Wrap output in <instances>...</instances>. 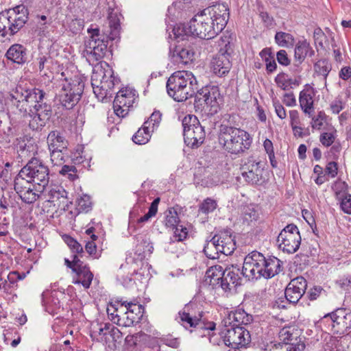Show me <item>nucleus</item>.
I'll return each mask as SVG.
<instances>
[{"label":"nucleus","instance_id":"f3484780","mask_svg":"<svg viewBox=\"0 0 351 351\" xmlns=\"http://www.w3.org/2000/svg\"><path fill=\"white\" fill-rule=\"evenodd\" d=\"M306 287V280L302 276L291 280L285 291L287 300L290 303L296 304L305 293Z\"/></svg>","mask_w":351,"mask_h":351},{"label":"nucleus","instance_id":"a18cd8bd","mask_svg":"<svg viewBox=\"0 0 351 351\" xmlns=\"http://www.w3.org/2000/svg\"><path fill=\"white\" fill-rule=\"evenodd\" d=\"M225 273V269L219 265H216L211 267L207 271V275L215 280H221V277L223 276Z\"/></svg>","mask_w":351,"mask_h":351},{"label":"nucleus","instance_id":"58836bf2","mask_svg":"<svg viewBox=\"0 0 351 351\" xmlns=\"http://www.w3.org/2000/svg\"><path fill=\"white\" fill-rule=\"evenodd\" d=\"M309 51V44L306 41L299 42L295 48V60L301 63Z\"/></svg>","mask_w":351,"mask_h":351},{"label":"nucleus","instance_id":"2f4dec72","mask_svg":"<svg viewBox=\"0 0 351 351\" xmlns=\"http://www.w3.org/2000/svg\"><path fill=\"white\" fill-rule=\"evenodd\" d=\"M67 193L65 191H54L51 193V199L49 200L56 206L58 209L61 210H66L69 209V204L71 202L68 199Z\"/></svg>","mask_w":351,"mask_h":351},{"label":"nucleus","instance_id":"f257e3e1","mask_svg":"<svg viewBox=\"0 0 351 351\" xmlns=\"http://www.w3.org/2000/svg\"><path fill=\"white\" fill-rule=\"evenodd\" d=\"M229 19L228 8L225 4H217L204 9L188 23L191 36L202 39H211L226 27Z\"/></svg>","mask_w":351,"mask_h":351},{"label":"nucleus","instance_id":"72a5a7b5","mask_svg":"<svg viewBox=\"0 0 351 351\" xmlns=\"http://www.w3.org/2000/svg\"><path fill=\"white\" fill-rule=\"evenodd\" d=\"M147 128L143 125L142 128L138 129L132 137L134 143L138 145H145L149 141L152 132Z\"/></svg>","mask_w":351,"mask_h":351},{"label":"nucleus","instance_id":"a878e982","mask_svg":"<svg viewBox=\"0 0 351 351\" xmlns=\"http://www.w3.org/2000/svg\"><path fill=\"white\" fill-rule=\"evenodd\" d=\"M314 90L311 87L305 88L300 93L299 101L300 107L303 112L309 116H311L312 112L314 111Z\"/></svg>","mask_w":351,"mask_h":351},{"label":"nucleus","instance_id":"a19ab883","mask_svg":"<svg viewBox=\"0 0 351 351\" xmlns=\"http://www.w3.org/2000/svg\"><path fill=\"white\" fill-rule=\"evenodd\" d=\"M162 120V114L159 111H154L147 121H146L143 125L148 127L147 129L154 132L156 130Z\"/></svg>","mask_w":351,"mask_h":351},{"label":"nucleus","instance_id":"e433bc0d","mask_svg":"<svg viewBox=\"0 0 351 351\" xmlns=\"http://www.w3.org/2000/svg\"><path fill=\"white\" fill-rule=\"evenodd\" d=\"M218 241L213 237L204 246V252L208 258L215 259L218 258V254L220 253L219 249L217 246Z\"/></svg>","mask_w":351,"mask_h":351},{"label":"nucleus","instance_id":"a211bd4d","mask_svg":"<svg viewBox=\"0 0 351 351\" xmlns=\"http://www.w3.org/2000/svg\"><path fill=\"white\" fill-rule=\"evenodd\" d=\"M211 64L213 71L216 75L222 76L228 73L232 66L230 53L227 51L221 49L213 58Z\"/></svg>","mask_w":351,"mask_h":351},{"label":"nucleus","instance_id":"1a4fd4ad","mask_svg":"<svg viewBox=\"0 0 351 351\" xmlns=\"http://www.w3.org/2000/svg\"><path fill=\"white\" fill-rule=\"evenodd\" d=\"M51 112V108L49 105L34 104L33 109L29 105V112H27V107L25 109L23 123L27 124L32 130H38L45 125V122L50 118Z\"/></svg>","mask_w":351,"mask_h":351},{"label":"nucleus","instance_id":"423d86ee","mask_svg":"<svg viewBox=\"0 0 351 351\" xmlns=\"http://www.w3.org/2000/svg\"><path fill=\"white\" fill-rule=\"evenodd\" d=\"M23 175L27 183H34L38 186L37 192L42 191L49 182V169L37 158H32L25 166H23Z\"/></svg>","mask_w":351,"mask_h":351},{"label":"nucleus","instance_id":"2eb2a0df","mask_svg":"<svg viewBox=\"0 0 351 351\" xmlns=\"http://www.w3.org/2000/svg\"><path fill=\"white\" fill-rule=\"evenodd\" d=\"M136 99L134 91L130 88L120 90L114 98L113 108L114 113L119 117H125L132 107Z\"/></svg>","mask_w":351,"mask_h":351},{"label":"nucleus","instance_id":"774afa93","mask_svg":"<svg viewBox=\"0 0 351 351\" xmlns=\"http://www.w3.org/2000/svg\"><path fill=\"white\" fill-rule=\"evenodd\" d=\"M160 202V198H156L152 203L151 204V206L149 208L148 213L152 216L154 217L156 215L157 211H158V205Z\"/></svg>","mask_w":351,"mask_h":351},{"label":"nucleus","instance_id":"dca6fc26","mask_svg":"<svg viewBox=\"0 0 351 351\" xmlns=\"http://www.w3.org/2000/svg\"><path fill=\"white\" fill-rule=\"evenodd\" d=\"M241 170L243 177L249 183L258 184L262 179L263 165L254 157L247 158L242 165Z\"/></svg>","mask_w":351,"mask_h":351},{"label":"nucleus","instance_id":"bf43d9fd","mask_svg":"<svg viewBox=\"0 0 351 351\" xmlns=\"http://www.w3.org/2000/svg\"><path fill=\"white\" fill-rule=\"evenodd\" d=\"M289 117L291 119V125L293 128V130L296 129H300L302 130V128L300 127H297L295 125L299 123V113L297 110H293L289 111Z\"/></svg>","mask_w":351,"mask_h":351},{"label":"nucleus","instance_id":"680f3d73","mask_svg":"<svg viewBox=\"0 0 351 351\" xmlns=\"http://www.w3.org/2000/svg\"><path fill=\"white\" fill-rule=\"evenodd\" d=\"M264 148L269 156L270 160L272 162V158H274V151L272 142L269 139H265L263 143Z\"/></svg>","mask_w":351,"mask_h":351},{"label":"nucleus","instance_id":"ea45409f","mask_svg":"<svg viewBox=\"0 0 351 351\" xmlns=\"http://www.w3.org/2000/svg\"><path fill=\"white\" fill-rule=\"evenodd\" d=\"M176 56L180 59V61L184 64H187L189 61H192L194 58V52L189 47H176L175 51Z\"/></svg>","mask_w":351,"mask_h":351},{"label":"nucleus","instance_id":"6ab92c4d","mask_svg":"<svg viewBox=\"0 0 351 351\" xmlns=\"http://www.w3.org/2000/svg\"><path fill=\"white\" fill-rule=\"evenodd\" d=\"M214 239L219 240L217 244L219 252L225 255H230L236 249V242L230 230H225L215 235Z\"/></svg>","mask_w":351,"mask_h":351},{"label":"nucleus","instance_id":"cd10ccee","mask_svg":"<svg viewBox=\"0 0 351 351\" xmlns=\"http://www.w3.org/2000/svg\"><path fill=\"white\" fill-rule=\"evenodd\" d=\"M124 306L126 311H124L123 317H121V324L119 326H130L135 322L136 317L134 315V311H139L141 306L132 302H123L121 304V307Z\"/></svg>","mask_w":351,"mask_h":351},{"label":"nucleus","instance_id":"aec40b11","mask_svg":"<svg viewBox=\"0 0 351 351\" xmlns=\"http://www.w3.org/2000/svg\"><path fill=\"white\" fill-rule=\"evenodd\" d=\"M232 269L226 268L223 276L221 277V287L225 291H230L241 285L239 268L232 265Z\"/></svg>","mask_w":351,"mask_h":351},{"label":"nucleus","instance_id":"9d476101","mask_svg":"<svg viewBox=\"0 0 351 351\" xmlns=\"http://www.w3.org/2000/svg\"><path fill=\"white\" fill-rule=\"evenodd\" d=\"M277 242L279 248L288 254L295 252L301 243V236L294 224L287 225L279 234Z\"/></svg>","mask_w":351,"mask_h":351},{"label":"nucleus","instance_id":"6e6d98bb","mask_svg":"<svg viewBox=\"0 0 351 351\" xmlns=\"http://www.w3.org/2000/svg\"><path fill=\"white\" fill-rule=\"evenodd\" d=\"M343 108V104L341 99L337 98L330 104V109L333 114H339Z\"/></svg>","mask_w":351,"mask_h":351},{"label":"nucleus","instance_id":"4c0bfd02","mask_svg":"<svg viewBox=\"0 0 351 351\" xmlns=\"http://www.w3.org/2000/svg\"><path fill=\"white\" fill-rule=\"evenodd\" d=\"M337 198L340 202L341 210L347 215H351V194L337 193Z\"/></svg>","mask_w":351,"mask_h":351},{"label":"nucleus","instance_id":"b1692460","mask_svg":"<svg viewBox=\"0 0 351 351\" xmlns=\"http://www.w3.org/2000/svg\"><path fill=\"white\" fill-rule=\"evenodd\" d=\"M47 143L49 150H63L68 148V141L63 133L58 130L51 131L47 138Z\"/></svg>","mask_w":351,"mask_h":351},{"label":"nucleus","instance_id":"f8f14e48","mask_svg":"<svg viewBox=\"0 0 351 351\" xmlns=\"http://www.w3.org/2000/svg\"><path fill=\"white\" fill-rule=\"evenodd\" d=\"M285 351H304L305 343L300 330L293 326L284 327L279 332Z\"/></svg>","mask_w":351,"mask_h":351},{"label":"nucleus","instance_id":"13d9d810","mask_svg":"<svg viewBox=\"0 0 351 351\" xmlns=\"http://www.w3.org/2000/svg\"><path fill=\"white\" fill-rule=\"evenodd\" d=\"M325 174L335 178L337 174V165L335 162H330L325 169Z\"/></svg>","mask_w":351,"mask_h":351},{"label":"nucleus","instance_id":"9b49d317","mask_svg":"<svg viewBox=\"0 0 351 351\" xmlns=\"http://www.w3.org/2000/svg\"><path fill=\"white\" fill-rule=\"evenodd\" d=\"M265 257L260 252L254 251L245 256L241 274L249 280L263 277V263Z\"/></svg>","mask_w":351,"mask_h":351},{"label":"nucleus","instance_id":"4be33fe9","mask_svg":"<svg viewBox=\"0 0 351 351\" xmlns=\"http://www.w3.org/2000/svg\"><path fill=\"white\" fill-rule=\"evenodd\" d=\"M253 321L252 315L247 313L242 309H238L235 311H232L228 313L223 322L226 327L228 325H232L233 326H240V325H248Z\"/></svg>","mask_w":351,"mask_h":351},{"label":"nucleus","instance_id":"bb28decb","mask_svg":"<svg viewBox=\"0 0 351 351\" xmlns=\"http://www.w3.org/2000/svg\"><path fill=\"white\" fill-rule=\"evenodd\" d=\"M23 90H25V94H23V97L25 99H23V109L27 108V112H29V106H32V108L33 109V106L34 104H38L43 99L45 95V93L38 88H27L26 87H23ZM25 113V111L23 112Z\"/></svg>","mask_w":351,"mask_h":351},{"label":"nucleus","instance_id":"c9c22d12","mask_svg":"<svg viewBox=\"0 0 351 351\" xmlns=\"http://www.w3.org/2000/svg\"><path fill=\"white\" fill-rule=\"evenodd\" d=\"M276 43L282 47H289L293 45V36L286 32H278L275 35Z\"/></svg>","mask_w":351,"mask_h":351},{"label":"nucleus","instance_id":"5701e85b","mask_svg":"<svg viewBox=\"0 0 351 351\" xmlns=\"http://www.w3.org/2000/svg\"><path fill=\"white\" fill-rule=\"evenodd\" d=\"M106 71V66L105 64H101L99 66H96L91 75V85L93 86V92L97 97V95H104L100 92L101 90H104V88H106V82H102L104 77L105 76Z\"/></svg>","mask_w":351,"mask_h":351},{"label":"nucleus","instance_id":"4d7b16f0","mask_svg":"<svg viewBox=\"0 0 351 351\" xmlns=\"http://www.w3.org/2000/svg\"><path fill=\"white\" fill-rule=\"evenodd\" d=\"M282 102L288 107L296 106V99L293 93H287L283 95Z\"/></svg>","mask_w":351,"mask_h":351},{"label":"nucleus","instance_id":"603ef678","mask_svg":"<svg viewBox=\"0 0 351 351\" xmlns=\"http://www.w3.org/2000/svg\"><path fill=\"white\" fill-rule=\"evenodd\" d=\"M174 237L178 241H181L187 236L188 232L186 228L178 225L173 229Z\"/></svg>","mask_w":351,"mask_h":351},{"label":"nucleus","instance_id":"3c124183","mask_svg":"<svg viewBox=\"0 0 351 351\" xmlns=\"http://www.w3.org/2000/svg\"><path fill=\"white\" fill-rule=\"evenodd\" d=\"M27 189V191L23 194V202L32 204L35 202L38 197V195L34 191H36L35 189H37L34 188L32 189L30 187L23 186V189Z\"/></svg>","mask_w":351,"mask_h":351},{"label":"nucleus","instance_id":"e2e57ef3","mask_svg":"<svg viewBox=\"0 0 351 351\" xmlns=\"http://www.w3.org/2000/svg\"><path fill=\"white\" fill-rule=\"evenodd\" d=\"M78 206L80 209L88 211V209L91 207V202L88 196H84V197H81L78 201Z\"/></svg>","mask_w":351,"mask_h":351},{"label":"nucleus","instance_id":"49530a36","mask_svg":"<svg viewBox=\"0 0 351 351\" xmlns=\"http://www.w3.org/2000/svg\"><path fill=\"white\" fill-rule=\"evenodd\" d=\"M64 240L73 252L82 254L83 252L82 246L73 238L70 236H64Z\"/></svg>","mask_w":351,"mask_h":351},{"label":"nucleus","instance_id":"c85d7f7f","mask_svg":"<svg viewBox=\"0 0 351 351\" xmlns=\"http://www.w3.org/2000/svg\"><path fill=\"white\" fill-rule=\"evenodd\" d=\"M189 306H185L182 311L178 313V318L182 325L186 328H196L200 322L202 313L199 316H193L189 312Z\"/></svg>","mask_w":351,"mask_h":351},{"label":"nucleus","instance_id":"f704fd0d","mask_svg":"<svg viewBox=\"0 0 351 351\" xmlns=\"http://www.w3.org/2000/svg\"><path fill=\"white\" fill-rule=\"evenodd\" d=\"M6 57L13 62L21 64L22 63V46L19 44L12 45L6 52Z\"/></svg>","mask_w":351,"mask_h":351},{"label":"nucleus","instance_id":"c03bdc74","mask_svg":"<svg viewBox=\"0 0 351 351\" xmlns=\"http://www.w3.org/2000/svg\"><path fill=\"white\" fill-rule=\"evenodd\" d=\"M59 173L67 178L69 180L73 181L78 178L77 171L74 165H63L59 171Z\"/></svg>","mask_w":351,"mask_h":351},{"label":"nucleus","instance_id":"338daca9","mask_svg":"<svg viewBox=\"0 0 351 351\" xmlns=\"http://www.w3.org/2000/svg\"><path fill=\"white\" fill-rule=\"evenodd\" d=\"M110 335L114 341H120L122 338V332L116 327L110 330Z\"/></svg>","mask_w":351,"mask_h":351},{"label":"nucleus","instance_id":"69168bd1","mask_svg":"<svg viewBox=\"0 0 351 351\" xmlns=\"http://www.w3.org/2000/svg\"><path fill=\"white\" fill-rule=\"evenodd\" d=\"M322 291L323 289L321 287H313L309 291V299L311 300H316Z\"/></svg>","mask_w":351,"mask_h":351},{"label":"nucleus","instance_id":"473e14b6","mask_svg":"<svg viewBox=\"0 0 351 351\" xmlns=\"http://www.w3.org/2000/svg\"><path fill=\"white\" fill-rule=\"evenodd\" d=\"M188 24H180L173 27L171 33L169 34V36L176 40L178 43L187 40L188 38L191 36V34L187 29Z\"/></svg>","mask_w":351,"mask_h":351},{"label":"nucleus","instance_id":"0e129e2a","mask_svg":"<svg viewBox=\"0 0 351 351\" xmlns=\"http://www.w3.org/2000/svg\"><path fill=\"white\" fill-rule=\"evenodd\" d=\"M277 60L278 62L282 65H288L290 61L287 57V53L285 50H280L277 53Z\"/></svg>","mask_w":351,"mask_h":351},{"label":"nucleus","instance_id":"de8ad7c7","mask_svg":"<svg viewBox=\"0 0 351 351\" xmlns=\"http://www.w3.org/2000/svg\"><path fill=\"white\" fill-rule=\"evenodd\" d=\"M330 69V65L326 60H319L315 64V71L324 77L328 75Z\"/></svg>","mask_w":351,"mask_h":351},{"label":"nucleus","instance_id":"864d4df0","mask_svg":"<svg viewBox=\"0 0 351 351\" xmlns=\"http://www.w3.org/2000/svg\"><path fill=\"white\" fill-rule=\"evenodd\" d=\"M273 104L277 116L281 119H285L287 113L284 106L276 99H273Z\"/></svg>","mask_w":351,"mask_h":351},{"label":"nucleus","instance_id":"c756f323","mask_svg":"<svg viewBox=\"0 0 351 351\" xmlns=\"http://www.w3.org/2000/svg\"><path fill=\"white\" fill-rule=\"evenodd\" d=\"M105 66H106V75H105V76L104 77V80H102V82H106V84L108 88L103 87L104 90H100V92H101V93H103L104 95H97V98L101 100H103L104 99L112 95V89L114 88V86L115 85V78L113 76L112 69L106 62Z\"/></svg>","mask_w":351,"mask_h":351},{"label":"nucleus","instance_id":"09e8293b","mask_svg":"<svg viewBox=\"0 0 351 351\" xmlns=\"http://www.w3.org/2000/svg\"><path fill=\"white\" fill-rule=\"evenodd\" d=\"M217 208V202L211 198H206L201 204L199 210L205 214L215 210Z\"/></svg>","mask_w":351,"mask_h":351},{"label":"nucleus","instance_id":"412c9836","mask_svg":"<svg viewBox=\"0 0 351 351\" xmlns=\"http://www.w3.org/2000/svg\"><path fill=\"white\" fill-rule=\"evenodd\" d=\"M73 272L80 276L82 275L84 278L82 280H77L75 283H81L85 289L89 288L93 278V274L90 272L89 268L79 258L77 255H73Z\"/></svg>","mask_w":351,"mask_h":351},{"label":"nucleus","instance_id":"5fc2aeb1","mask_svg":"<svg viewBox=\"0 0 351 351\" xmlns=\"http://www.w3.org/2000/svg\"><path fill=\"white\" fill-rule=\"evenodd\" d=\"M320 142L323 145L329 147L335 141V136L332 133L325 132L320 136Z\"/></svg>","mask_w":351,"mask_h":351},{"label":"nucleus","instance_id":"ddd939ff","mask_svg":"<svg viewBox=\"0 0 351 351\" xmlns=\"http://www.w3.org/2000/svg\"><path fill=\"white\" fill-rule=\"evenodd\" d=\"M204 101L209 108L210 114L216 113L221 101V96L217 86L209 85L200 89L195 95V102Z\"/></svg>","mask_w":351,"mask_h":351},{"label":"nucleus","instance_id":"7ed1b4c3","mask_svg":"<svg viewBox=\"0 0 351 351\" xmlns=\"http://www.w3.org/2000/svg\"><path fill=\"white\" fill-rule=\"evenodd\" d=\"M197 85L196 78L191 71H178L169 77L167 90L175 101L182 102L195 94Z\"/></svg>","mask_w":351,"mask_h":351},{"label":"nucleus","instance_id":"37998d69","mask_svg":"<svg viewBox=\"0 0 351 351\" xmlns=\"http://www.w3.org/2000/svg\"><path fill=\"white\" fill-rule=\"evenodd\" d=\"M165 226L168 228L174 229L178 225L179 217L177 211L171 208L165 213Z\"/></svg>","mask_w":351,"mask_h":351},{"label":"nucleus","instance_id":"39448f33","mask_svg":"<svg viewBox=\"0 0 351 351\" xmlns=\"http://www.w3.org/2000/svg\"><path fill=\"white\" fill-rule=\"evenodd\" d=\"M21 5L0 13V41L4 42L9 36H13L22 28Z\"/></svg>","mask_w":351,"mask_h":351},{"label":"nucleus","instance_id":"393cba45","mask_svg":"<svg viewBox=\"0 0 351 351\" xmlns=\"http://www.w3.org/2000/svg\"><path fill=\"white\" fill-rule=\"evenodd\" d=\"M331 318L333 322L332 327H337V332L343 333L351 326V314H345L343 310H339L332 313Z\"/></svg>","mask_w":351,"mask_h":351},{"label":"nucleus","instance_id":"f03ea898","mask_svg":"<svg viewBox=\"0 0 351 351\" xmlns=\"http://www.w3.org/2000/svg\"><path fill=\"white\" fill-rule=\"evenodd\" d=\"M217 136L221 147L233 155L244 153L250 149L252 143V138L248 132L225 124L219 126Z\"/></svg>","mask_w":351,"mask_h":351},{"label":"nucleus","instance_id":"7c9ffc66","mask_svg":"<svg viewBox=\"0 0 351 351\" xmlns=\"http://www.w3.org/2000/svg\"><path fill=\"white\" fill-rule=\"evenodd\" d=\"M263 265V274L265 278H272L280 271V261L276 257L265 258Z\"/></svg>","mask_w":351,"mask_h":351},{"label":"nucleus","instance_id":"4468645a","mask_svg":"<svg viewBox=\"0 0 351 351\" xmlns=\"http://www.w3.org/2000/svg\"><path fill=\"white\" fill-rule=\"evenodd\" d=\"M223 336L224 343L232 348L243 347L248 344L251 337L247 329L242 326L228 325Z\"/></svg>","mask_w":351,"mask_h":351},{"label":"nucleus","instance_id":"052dcab7","mask_svg":"<svg viewBox=\"0 0 351 351\" xmlns=\"http://www.w3.org/2000/svg\"><path fill=\"white\" fill-rule=\"evenodd\" d=\"M108 21H109V27L112 29V33L114 34V35H116L117 33H118V30L120 27L119 20L117 19L116 16L110 15L108 17Z\"/></svg>","mask_w":351,"mask_h":351},{"label":"nucleus","instance_id":"8fccbe9b","mask_svg":"<svg viewBox=\"0 0 351 351\" xmlns=\"http://www.w3.org/2000/svg\"><path fill=\"white\" fill-rule=\"evenodd\" d=\"M119 312V308H116L114 305H111L110 308H107V313L109 319L114 324L119 325L121 324V317L118 313ZM120 313H121L120 311Z\"/></svg>","mask_w":351,"mask_h":351},{"label":"nucleus","instance_id":"6e6552de","mask_svg":"<svg viewBox=\"0 0 351 351\" xmlns=\"http://www.w3.org/2000/svg\"><path fill=\"white\" fill-rule=\"evenodd\" d=\"M88 33L90 36L85 41L84 56L90 61L99 60L104 58L107 51L108 42L105 40L104 36L100 34L97 28L89 29Z\"/></svg>","mask_w":351,"mask_h":351},{"label":"nucleus","instance_id":"79ce46f5","mask_svg":"<svg viewBox=\"0 0 351 351\" xmlns=\"http://www.w3.org/2000/svg\"><path fill=\"white\" fill-rule=\"evenodd\" d=\"M51 156V160L55 165H61L65 162V158L68 155V148L63 150H49Z\"/></svg>","mask_w":351,"mask_h":351},{"label":"nucleus","instance_id":"20e7f679","mask_svg":"<svg viewBox=\"0 0 351 351\" xmlns=\"http://www.w3.org/2000/svg\"><path fill=\"white\" fill-rule=\"evenodd\" d=\"M84 88V82L77 77L71 79L69 82L65 80L57 95L60 104L65 109L73 108L80 100Z\"/></svg>","mask_w":351,"mask_h":351},{"label":"nucleus","instance_id":"0eeeda50","mask_svg":"<svg viewBox=\"0 0 351 351\" xmlns=\"http://www.w3.org/2000/svg\"><path fill=\"white\" fill-rule=\"evenodd\" d=\"M184 140L187 146L198 147L204 141L206 133L197 118L188 115L182 120Z\"/></svg>","mask_w":351,"mask_h":351}]
</instances>
